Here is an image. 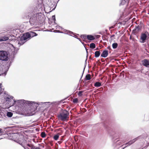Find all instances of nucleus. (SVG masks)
<instances>
[{
	"mask_svg": "<svg viewBox=\"0 0 149 149\" xmlns=\"http://www.w3.org/2000/svg\"><path fill=\"white\" fill-rule=\"evenodd\" d=\"M142 65L146 67H149V60L145 59L141 61Z\"/></svg>",
	"mask_w": 149,
	"mask_h": 149,
	"instance_id": "nucleus-11",
	"label": "nucleus"
},
{
	"mask_svg": "<svg viewBox=\"0 0 149 149\" xmlns=\"http://www.w3.org/2000/svg\"><path fill=\"white\" fill-rule=\"evenodd\" d=\"M114 36V35H113L112 36H111V37H113Z\"/></svg>",
	"mask_w": 149,
	"mask_h": 149,
	"instance_id": "nucleus-46",
	"label": "nucleus"
},
{
	"mask_svg": "<svg viewBox=\"0 0 149 149\" xmlns=\"http://www.w3.org/2000/svg\"><path fill=\"white\" fill-rule=\"evenodd\" d=\"M101 86V83L99 82H96L94 84V86L96 87H98Z\"/></svg>",
	"mask_w": 149,
	"mask_h": 149,
	"instance_id": "nucleus-19",
	"label": "nucleus"
},
{
	"mask_svg": "<svg viewBox=\"0 0 149 149\" xmlns=\"http://www.w3.org/2000/svg\"><path fill=\"white\" fill-rule=\"evenodd\" d=\"M74 36H73L75 38H76L77 39V38H78L77 37V36L75 35V34H74Z\"/></svg>",
	"mask_w": 149,
	"mask_h": 149,
	"instance_id": "nucleus-37",
	"label": "nucleus"
},
{
	"mask_svg": "<svg viewBox=\"0 0 149 149\" xmlns=\"http://www.w3.org/2000/svg\"><path fill=\"white\" fill-rule=\"evenodd\" d=\"M65 33L66 34H69L70 35V36H73L72 35H74V34H75L73 32L69 30H66L65 31Z\"/></svg>",
	"mask_w": 149,
	"mask_h": 149,
	"instance_id": "nucleus-15",
	"label": "nucleus"
},
{
	"mask_svg": "<svg viewBox=\"0 0 149 149\" xmlns=\"http://www.w3.org/2000/svg\"><path fill=\"white\" fill-rule=\"evenodd\" d=\"M27 145L28 147H24L25 149H32V145L27 144Z\"/></svg>",
	"mask_w": 149,
	"mask_h": 149,
	"instance_id": "nucleus-22",
	"label": "nucleus"
},
{
	"mask_svg": "<svg viewBox=\"0 0 149 149\" xmlns=\"http://www.w3.org/2000/svg\"><path fill=\"white\" fill-rule=\"evenodd\" d=\"M9 139L21 144L24 141L23 136L17 133H13L10 135Z\"/></svg>",
	"mask_w": 149,
	"mask_h": 149,
	"instance_id": "nucleus-4",
	"label": "nucleus"
},
{
	"mask_svg": "<svg viewBox=\"0 0 149 149\" xmlns=\"http://www.w3.org/2000/svg\"><path fill=\"white\" fill-rule=\"evenodd\" d=\"M86 80H89L91 79V76L90 74H88L86 76Z\"/></svg>",
	"mask_w": 149,
	"mask_h": 149,
	"instance_id": "nucleus-24",
	"label": "nucleus"
},
{
	"mask_svg": "<svg viewBox=\"0 0 149 149\" xmlns=\"http://www.w3.org/2000/svg\"><path fill=\"white\" fill-rule=\"evenodd\" d=\"M56 7V6L54 8H53L52 9V10H54L55 9V8Z\"/></svg>",
	"mask_w": 149,
	"mask_h": 149,
	"instance_id": "nucleus-42",
	"label": "nucleus"
},
{
	"mask_svg": "<svg viewBox=\"0 0 149 149\" xmlns=\"http://www.w3.org/2000/svg\"><path fill=\"white\" fill-rule=\"evenodd\" d=\"M94 54L95 57L97 58L100 56L101 52L100 51H97L95 52Z\"/></svg>",
	"mask_w": 149,
	"mask_h": 149,
	"instance_id": "nucleus-16",
	"label": "nucleus"
},
{
	"mask_svg": "<svg viewBox=\"0 0 149 149\" xmlns=\"http://www.w3.org/2000/svg\"><path fill=\"white\" fill-rule=\"evenodd\" d=\"M149 36V33L148 32L146 31L143 33H141L140 42L141 43L145 42L146 40L148 38Z\"/></svg>",
	"mask_w": 149,
	"mask_h": 149,
	"instance_id": "nucleus-9",
	"label": "nucleus"
},
{
	"mask_svg": "<svg viewBox=\"0 0 149 149\" xmlns=\"http://www.w3.org/2000/svg\"><path fill=\"white\" fill-rule=\"evenodd\" d=\"M122 146H121L120 147L121 148L122 147Z\"/></svg>",
	"mask_w": 149,
	"mask_h": 149,
	"instance_id": "nucleus-49",
	"label": "nucleus"
},
{
	"mask_svg": "<svg viewBox=\"0 0 149 149\" xmlns=\"http://www.w3.org/2000/svg\"><path fill=\"white\" fill-rule=\"evenodd\" d=\"M32 149H40V148L38 147H35L33 145L32 148Z\"/></svg>",
	"mask_w": 149,
	"mask_h": 149,
	"instance_id": "nucleus-32",
	"label": "nucleus"
},
{
	"mask_svg": "<svg viewBox=\"0 0 149 149\" xmlns=\"http://www.w3.org/2000/svg\"><path fill=\"white\" fill-rule=\"evenodd\" d=\"M59 133H58L54 135L53 136V138L55 140H58L59 137Z\"/></svg>",
	"mask_w": 149,
	"mask_h": 149,
	"instance_id": "nucleus-20",
	"label": "nucleus"
},
{
	"mask_svg": "<svg viewBox=\"0 0 149 149\" xmlns=\"http://www.w3.org/2000/svg\"><path fill=\"white\" fill-rule=\"evenodd\" d=\"M52 19L54 21H55L56 20V19H55V15H53L52 17Z\"/></svg>",
	"mask_w": 149,
	"mask_h": 149,
	"instance_id": "nucleus-33",
	"label": "nucleus"
},
{
	"mask_svg": "<svg viewBox=\"0 0 149 149\" xmlns=\"http://www.w3.org/2000/svg\"><path fill=\"white\" fill-rule=\"evenodd\" d=\"M128 1V0H121V3L120 4L124 5Z\"/></svg>",
	"mask_w": 149,
	"mask_h": 149,
	"instance_id": "nucleus-25",
	"label": "nucleus"
},
{
	"mask_svg": "<svg viewBox=\"0 0 149 149\" xmlns=\"http://www.w3.org/2000/svg\"><path fill=\"white\" fill-rule=\"evenodd\" d=\"M69 112L66 110L62 109L60 114L58 115L59 119L61 121H65L69 118Z\"/></svg>",
	"mask_w": 149,
	"mask_h": 149,
	"instance_id": "nucleus-5",
	"label": "nucleus"
},
{
	"mask_svg": "<svg viewBox=\"0 0 149 149\" xmlns=\"http://www.w3.org/2000/svg\"><path fill=\"white\" fill-rule=\"evenodd\" d=\"M120 136V134L119 133L117 134L116 133L115 134L113 135L112 137V140L113 142V145L114 146L116 147L117 145H120L123 143L120 141L118 140V137Z\"/></svg>",
	"mask_w": 149,
	"mask_h": 149,
	"instance_id": "nucleus-7",
	"label": "nucleus"
},
{
	"mask_svg": "<svg viewBox=\"0 0 149 149\" xmlns=\"http://www.w3.org/2000/svg\"><path fill=\"white\" fill-rule=\"evenodd\" d=\"M80 37L81 38L84 39V41L87 38V36L85 35H82Z\"/></svg>",
	"mask_w": 149,
	"mask_h": 149,
	"instance_id": "nucleus-26",
	"label": "nucleus"
},
{
	"mask_svg": "<svg viewBox=\"0 0 149 149\" xmlns=\"http://www.w3.org/2000/svg\"><path fill=\"white\" fill-rule=\"evenodd\" d=\"M12 63V61H10L9 63V64L8 65V66L7 65L6 67H5V68L6 69L7 71L8 70L9 68V67H10V65Z\"/></svg>",
	"mask_w": 149,
	"mask_h": 149,
	"instance_id": "nucleus-27",
	"label": "nucleus"
},
{
	"mask_svg": "<svg viewBox=\"0 0 149 149\" xmlns=\"http://www.w3.org/2000/svg\"><path fill=\"white\" fill-rule=\"evenodd\" d=\"M58 32H59V33H63V32H62V31H58Z\"/></svg>",
	"mask_w": 149,
	"mask_h": 149,
	"instance_id": "nucleus-45",
	"label": "nucleus"
},
{
	"mask_svg": "<svg viewBox=\"0 0 149 149\" xmlns=\"http://www.w3.org/2000/svg\"><path fill=\"white\" fill-rule=\"evenodd\" d=\"M113 28H114V27L113 26H111L110 27H109V29H111Z\"/></svg>",
	"mask_w": 149,
	"mask_h": 149,
	"instance_id": "nucleus-40",
	"label": "nucleus"
},
{
	"mask_svg": "<svg viewBox=\"0 0 149 149\" xmlns=\"http://www.w3.org/2000/svg\"><path fill=\"white\" fill-rule=\"evenodd\" d=\"M84 92V91H79L78 93V95L79 96H82V93Z\"/></svg>",
	"mask_w": 149,
	"mask_h": 149,
	"instance_id": "nucleus-28",
	"label": "nucleus"
},
{
	"mask_svg": "<svg viewBox=\"0 0 149 149\" xmlns=\"http://www.w3.org/2000/svg\"><path fill=\"white\" fill-rule=\"evenodd\" d=\"M38 34L34 31H31L23 34L20 38L19 40L16 42L18 47H20L26 42L30 40L31 38L36 36Z\"/></svg>",
	"mask_w": 149,
	"mask_h": 149,
	"instance_id": "nucleus-2",
	"label": "nucleus"
},
{
	"mask_svg": "<svg viewBox=\"0 0 149 149\" xmlns=\"http://www.w3.org/2000/svg\"><path fill=\"white\" fill-rule=\"evenodd\" d=\"M3 132L2 131V129L0 128V134L2 133H3Z\"/></svg>",
	"mask_w": 149,
	"mask_h": 149,
	"instance_id": "nucleus-36",
	"label": "nucleus"
},
{
	"mask_svg": "<svg viewBox=\"0 0 149 149\" xmlns=\"http://www.w3.org/2000/svg\"><path fill=\"white\" fill-rule=\"evenodd\" d=\"M118 46V44L117 43L115 42L113 43L112 45V47L113 49H116Z\"/></svg>",
	"mask_w": 149,
	"mask_h": 149,
	"instance_id": "nucleus-21",
	"label": "nucleus"
},
{
	"mask_svg": "<svg viewBox=\"0 0 149 149\" xmlns=\"http://www.w3.org/2000/svg\"><path fill=\"white\" fill-rule=\"evenodd\" d=\"M1 84H0V88H1Z\"/></svg>",
	"mask_w": 149,
	"mask_h": 149,
	"instance_id": "nucleus-48",
	"label": "nucleus"
},
{
	"mask_svg": "<svg viewBox=\"0 0 149 149\" xmlns=\"http://www.w3.org/2000/svg\"><path fill=\"white\" fill-rule=\"evenodd\" d=\"M107 49H109V50H110L111 49V47L110 46H108L107 47Z\"/></svg>",
	"mask_w": 149,
	"mask_h": 149,
	"instance_id": "nucleus-38",
	"label": "nucleus"
},
{
	"mask_svg": "<svg viewBox=\"0 0 149 149\" xmlns=\"http://www.w3.org/2000/svg\"><path fill=\"white\" fill-rule=\"evenodd\" d=\"M8 38L7 37H4L0 38V42L6 41L8 40Z\"/></svg>",
	"mask_w": 149,
	"mask_h": 149,
	"instance_id": "nucleus-17",
	"label": "nucleus"
},
{
	"mask_svg": "<svg viewBox=\"0 0 149 149\" xmlns=\"http://www.w3.org/2000/svg\"><path fill=\"white\" fill-rule=\"evenodd\" d=\"M87 38L89 40H92L95 39V38L93 36L89 35L87 36Z\"/></svg>",
	"mask_w": 149,
	"mask_h": 149,
	"instance_id": "nucleus-14",
	"label": "nucleus"
},
{
	"mask_svg": "<svg viewBox=\"0 0 149 149\" xmlns=\"http://www.w3.org/2000/svg\"><path fill=\"white\" fill-rule=\"evenodd\" d=\"M13 97L12 96L8 95V97H6L5 98L6 102L8 103V106L10 107L15 104L14 100H13Z\"/></svg>",
	"mask_w": 149,
	"mask_h": 149,
	"instance_id": "nucleus-8",
	"label": "nucleus"
},
{
	"mask_svg": "<svg viewBox=\"0 0 149 149\" xmlns=\"http://www.w3.org/2000/svg\"><path fill=\"white\" fill-rule=\"evenodd\" d=\"M8 59L7 52L4 51H0V60L7 61Z\"/></svg>",
	"mask_w": 149,
	"mask_h": 149,
	"instance_id": "nucleus-10",
	"label": "nucleus"
},
{
	"mask_svg": "<svg viewBox=\"0 0 149 149\" xmlns=\"http://www.w3.org/2000/svg\"><path fill=\"white\" fill-rule=\"evenodd\" d=\"M38 10L37 9L36 10V13L33 14V15H32L33 14L32 13H29L26 14L24 16V18L29 19L30 18L29 22L32 26L37 25L39 21H40L39 18L40 17V16L39 14Z\"/></svg>",
	"mask_w": 149,
	"mask_h": 149,
	"instance_id": "nucleus-3",
	"label": "nucleus"
},
{
	"mask_svg": "<svg viewBox=\"0 0 149 149\" xmlns=\"http://www.w3.org/2000/svg\"><path fill=\"white\" fill-rule=\"evenodd\" d=\"M41 136L42 138H44L46 136V135L45 132H42L41 134Z\"/></svg>",
	"mask_w": 149,
	"mask_h": 149,
	"instance_id": "nucleus-29",
	"label": "nucleus"
},
{
	"mask_svg": "<svg viewBox=\"0 0 149 149\" xmlns=\"http://www.w3.org/2000/svg\"><path fill=\"white\" fill-rule=\"evenodd\" d=\"M77 39L79 40L81 42V40L80 38H77Z\"/></svg>",
	"mask_w": 149,
	"mask_h": 149,
	"instance_id": "nucleus-39",
	"label": "nucleus"
},
{
	"mask_svg": "<svg viewBox=\"0 0 149 149\" xmlns=\"http://www.w3.org/2000/svg\"><path fill=\"white\" fill-rule=\"evenodd\" d=\"M108 54V51L107 50H104L102 53L101 56L102 57H106Z\"/></svg>",
	"mask_w": 149,
	"mask_h": 149,
	"instance_id": "nucleus-13",
	"label": "nucleus"
},
{
	"mask_svg": "<svg viewBox=\"0 0 149 149\" xmlns=\"http://www.w3.org/2000/svg\"><path fill=\"white\" fill-rule=\"evenodd\" d=\"M13 115V113L11 112H7L6 113L7 116L9 117H11Z\"/></svg>",
	"mask_w": 149,
	"mask_h": 149,
	"instance_id": "nucleus-23",
	"label": "nucleus"
},
{
	"mask_svg": "<svg viewBox=\"0 0 149 149\" xmlns=\"http://www.w3.org/2000/svg\"><path fill=\"white\" fill-rule=\"evenodd\" d=\"M54 102H35L34 104V107L33 109H32L34 113H32L30 115H33L35 113V111L36 110L37 107L39 105H42L43 106H44L45 105H47V106H48L49 105L51 104H53Z\"/></svg>",
	"mask_w": 149,
	"mask_h": 149,
	"instance_id": "nucleus-6",
	"label": "nucleus"
},
{
	"mask_svg": "<svg viewBox=\"0 0 149 149\" xmlns=\"http://www.w3.org/2000/svg\"><path fill=\"white\" fill-rule=\"evenodd\" d=\"M86 51L87 53H88L87 49L86 48Z\"/></svg>",
	"mask_w": 149,
	"mask_h": 149,
	"instance_id": "nucleus-44",
	"label": "nucleus"
},
{
	"mask_svg": "<svg viewBox=\"0 0 149 149\" xmlns=\"http://www.w3.org/2000/svg\"><path fill=\"white\" fill-rule=\"evenodd\" d=\"M98 48H96V49H95L94 50H98Z\"/></svg>",
	"mask_w": 149,
	"mask_h": 149,
	"instance_id": "nucleus-47",
	"label": "nucleus"
},
{
	"mask_svg": "<svg viewBox=\"0 0 149 149\" xmlns=\"http://www.w3.org/2000/svg\"><path fill=\"white\" fill-rule=\"evenodd\" d=\"M78 101V99L77 98H74L73 100V102L74 103H77Z\"/></svg>",
	"mask_w": 149,
	"mask_h": 149,
	"instance_id": "nucleus-30",
	"label": "nucleus"
},
{
	"mask_svg": "<svg viewBox=\"0 0 149 149\" xmlns=\"http://www.w3.org/2000/svg\"><path fill=\"white\" fill-rule=\"evenodd\" d=\"M39 7H40V9L41 8V10H42V4H40L39 5Z\"/></svg>",
	"mask_w": 149,
	"mask_h": 149,
	"instance_id": "nucleus-35",
	"label": "nucleus"
},
{
	"mask_svg": "<svg viewBox=\"0 0 149 149\" xmlns=\"http://www.w3.org/2000/svg\"><path fill=\"white\" fill-rule=\"evenodd\" d=\"M141 26L138 25L136 26L135 28L132 31V32L135 34L139 32L141 29Z\"/></svg>",
	"mask_w": 149,
	"mask_h": 149,
	"instance_id": "nucleus-12",
	"label": "nucleus"
},
{
	"mask_svg": "<svg viewBox=\"0 0 149 149\" xmlns=\"http://www.w3.org/2000/svg\"><path fill=\"white\" fill-rule=\"evenodd\" d=\"M16 54V53L15 52V51H13V52H12V56L13 55V58H14V56Z\"/></svg>",
	"mask_w": 149,
	"mask_h": 149,
	"instance_id": "nucleus-31",
	"label": "nucleus"
},
{
	"mask_svg": "<svg viewBox=\"0 0 149 149\" xmlns=\"http://www.w3.org/2000/svg\"><path fill=\"white\" fill-rule=\"evenodd\" d=\"M96 45L95 44L93 43H92L90 44V48L92 49L95 48Z\"/></svg>",
	"mask_w": 149,
	"mask_h": 149,
	"instance_id": "nucleus-18",
	"label": "nucleus"
},
{
	"mask_svg": "<svg viewBox=\"0 0 149 149\" xmlns=\"http://www.w3.org/2000/svg\"><path fill=\"white\" fill-rule=\"evenodd\" d=\"M14 102L15 104H16L19 107L22 109L25 108V110H28L29 113H30V116H31L32 113H34L32 109L34 108V102L26 101L24 100H14Z\"/></svg>",
	"mask_w": 149,
	"mask_h": 149,
	"instance_id": "nucleus-1",
	"label": "nucleus"
},
{
	"mask_svg": "<svg viewBox=\"0 0 149 149\" xmlns=\"http://www.w3.org/2000/svg\"><path fill=\"white\" fill-rule=\"evenodd\" d=\"M81 42L82 43V44L84 45V42H82V41H81Z\"/></svg>",
	"mask_w": 149,
	"mask_h": 149,
	"instance_id": "nucleus-43",
	"label": "nucleus"
},
{
	"mask_svg": "<svg viewBox=\"0 0 149 149\" xmlns=\"http://www.w3.org/2000/svg\"><path fill=\"white\" fill-rule=\"evenodd\" d=\"M6 72H7V71L4 73V74H5V75H6Z\"/></svg>",
	"mask_w": 149,
	"mask_h": 149,
	"instance_id": "nucleus-41",
	"label": "nucleus"
},
{
	"mask_svg": "<svg viewBox=\"0 0 149 149\" xmlns=\"http://www.w3.org/2000/svg\"><path fill=\"white\" fill-rule=\"evenodd\" d=\"M1 74H0V76H1Z\"/></svg>",
	"mask_w": 149,
	"mask_h": 149,
	"instance_id": "nucleus-50",
	"label": "nucleus"
},
{
	"mask_svg": "<svg viewBox=\"0 0 149 149\" xmlns=\"http://www.w3.org/2000/svg\"><path fill=\"white\" fill-rule=\"evenodd\" d=\"M86 61H87V59L85 61V67L84 68V70H83V72L82 74L81 77L83 76V73L84 72V69H85V67H86V65H85V64H86V63H86Z\"/></svg>",
	"mask_w": 149,
	"mask_h": 149,
	"instance_id": "nucleus-34",
	"label": "nucleus"
}]
</instances>
